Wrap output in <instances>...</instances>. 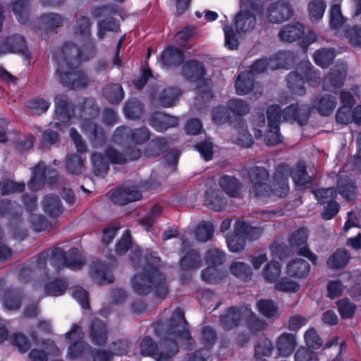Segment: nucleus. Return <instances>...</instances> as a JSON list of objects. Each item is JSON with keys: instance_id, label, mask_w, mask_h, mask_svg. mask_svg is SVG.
Returning a JSON list of instances; mask_svg holds the SVG:
<instances>
[{"instance_id": "1", "label": "nucleus", "mask_w": 361, "mask_h": 361, "mask_svg": "<svg viewBox=\"0 0 361 361\" xmlns=\"http://www.w3.org/2000/svg\"><path fill=\"white\" fill-rule=\"evenodd\" d=\"M186 326L183 312L177 308L166 324L157 323L154 326L156 334L161 339L159 345H157L150 337H145L140 344L141 354L152 357L156 361H172L178 352V342L185 345L188 349L192 345Z\"/></svg>"}, {"instance_id": "2", "label": "nucleus", "mask_w": 361, "mask_h": 361, "mask_svg": "<svg viewBox=\"0 0 361 361\" xmlns=\"http://www.w3.org/2000/svg\"><path fill=\"white\" fill-rule=\"evenodd\" d=\"M87 48L90 54H84L79 51L73 43H65L61 52L54 56L56 63V73L61 83L71 90L85 88L89 84L87 74L78 69V66L82 61H86L94 56L95 51L93 45L89 43Z\"/></svg>"}, {"instance_id": "3", "label": "nucleus", "mask_w": 361, "mask_h": 361, "mask_svg": "<svg viewBox=\"0 0 361 361\" xmlns=\"http://www.w3.org/2000/svg\"><path fill=\"white\" fill-rule=\"evenodd\" d=\"M290 169L288 165L282 164L276 169L271 185H267L269 178V171L262 166H255L248 170V176L251 183L250 194L256 197H266L271 195L284 197L289 192L288 176Z\"/></svg>"}, {"instance_id": "4", "label": "nucleus", "mask_w": 361, "mask_h": 361, "mask_svg": "<svg viewBox=\"0 0 361 361\" xmlns=\"http://www.w3.org/2000/svg\"><path fill=\"white\" fill-rule=\"evenodd\" d=\"M135 255L140 262L144 256L146 266L141 272L135 274L133 279L132 287L134 291L139 295H146L154 291L157 297L165 296L168 293V286L164 276L156 267L159 258L148 250H146L145 254L138 250L135 252Z\"/></svg>"}, {"instance_id": "5", "label": "nucleus", "mask_w": 361, "mask_h": 361, "mask_svg": "<svg viewBox=\"0 0 361 361\" xmlns=\"http://www.w3.org/2000/svg\"><path fill=\"white\" fill-rule=\"evenodd\" d=\"M128 152L122 153L112 147L108 148L105 156L94 152L92 156L94 173L100 176L109 169V163L112 164H123L127 161L136 160L140 157V150L136 148H128Z\"/></svg>"}, {"instance_id": "6", "label": "nucleus", "mask_w": 361, "mask_h": 361, "mask_svg": "<svg viewBox=\"0 0 361 361\" xmlns=\"http://www.w3.org/2000/svg\"><path fill=\"white\" fill-rule=\"evenodd\" d=\"M234 235L227 237V244L230 251L238 252L244 249L245 240H254L259 238L261 231L259 228L250 226L240 219L236 220L234 226Z\"/></svg>"}, {"instance_id": "7", "label": "nucleus", "mask_w": 361, "mask_h": 361, "mask_svg": "<svg viewBox=\"0 0 361 361\" xmlns=\"http://www.w3.org/2000/svg\"><path fill=\"white\" fill-rule=\"evenodd\" d=\"M262 12V6L253 0H241L240 10L235 19L237 32H246L254 29L256 25V15Z\"/></svg>"}, {"instance_id": "8", "label": "nucleus", "mask_w": 361, "mask_h": 361, "mask_svg": "<svg viewBox=\"0 0 361 361\" xmlns=\"http://www.w3.org/2000/svg\"><path fill=\"white\" fill-rule=\"evenodd\" d=\"M49 262L56 271L64 267L78 270L85 264V257L75 248L71 249L67 253L60 247L54 248Z\"/></svg>"}, {"instance_id": "9", "label": "nucleus", "mask_w": 361, "mask_h": 361, "mask_svg": "<svg viewBox=\"0 0 361 361\" xmlns=\"http://www.w3.org/2000/svg\"><path fill=\"white\" fill-rule=\"evenodd\" d=\"M293 16L290 0H274L266 13L267 20L271 23H281Z\"/></svg>"}, {"instance_id": "10", "label": "nucleus", "mask_w": 361, "mask_h": 361, "mask_svg": "<svg viewBox=\"0 0 361 361\" xmlns=\"http://www.w3.org/2000/svg\"><path fill=\"white\" fill-rule=\"evenodd\" d=\"M32 339L38 348L31 349L29 357L33 361H47L48 355H57L59 353V349L56 347L52 340L47 339L39 341L38 333L32 332L30 335Z\"/></svg>"}, {"instance_id": "11", "label": "nucleus", "mask_w": 361, "mask_h": 361, "mask_svg": "<svg viewBox=\"0 0 361 361\" xmlns=\"http://www.w3.org/2000/svg\"><path fill=\"white\" fill-rule=\"evenodd\" d=\"M149 137V131L145 127L131 130L127 127L121 126L117 128L114 132V141L119 144H123L129 141L141 144L147 141Z\"/></svg>"}, {"instance_id": "12", "label": "nucleus", "mask_w": 361, "mask_h": 361, "mask_svg": "<svg viewBox=\"0 0 361 361\" xmlns=\"http://www.w3.org/2000/svg\"><path fill=\"white\" fill-rule=\"evenodd\" d=\"M253 314L250 305L240 308L231 307L221 317L220 321L224 329H231L237 326L241 320L251 319Z\"/></svg>"}, {"instance_id": "13", "label": "nucleus", "mask_w": 361, "mask_h": 361, "mask_svg": "<svg viewBox=\"0 0 361 361\" xmlns=\"http://www.w3.org/2000/svg\"><path fill=\"white\" fill-rule=\"evenodd\" d=\"M310 109L304 104H290L283 111V120L288 122H297L300 126L305 125L310 118Z\"/></svg>"}, {"instance_id": "14", "label": "nucleus", "mask_w": 361, "mask_h": 361, "mask_svg": "<svg viewBox=\"0 0 361 361\" xmlns=\"http://www.w3.org/2000/svg\"><path fill=\"white\" fill-rule=\"evenodd\" d=\"M307 238L308 235L307 229L300 228L293 233L289 239V243L293 248L298 250V252L300 255L305 256L313 263H315L317 256L307 248Z\"/></svg>"}, {"instance_id": "15", "label": "nucleus", "mask_w": 361, "mask_h": 361, "mask_svg": "<svg viewBox=\"0 0 361 361\" xmlns=\"http://www.w3.org/2000/svg\"><path fill=\"white\" fill-rule=\"evenodd\" d=\"M347 68L343 63L336 65L329 75L324 79V88L326 90L334 91L341 87L346 76Z\"/></svg>"}, {"instance_id": "16", "label": "nucleus", "mask_w": 361, "mask_h": 361, "mask_svg": "<svg viewBox=\"0 0 361 361\" xmlns=\"http://www.w3.org/2000/svg\"><path fill=\"white\" fill-rule=\"evenodd\" d=\"M74 34L77 37L85 42L84 46L79 49V51H82L84 54H90V50L87 48L89 43H91L95 49L94 44L90 39L91 35V23L88 18L81 16L77 20L74 26Z\"/></svg>"}, {"instance_id": "17", "label": "nucleus", "mask_w": 361, "mask_h": 361, "mask_svg": "<svg viewBox=\"0 0 361 361\" xmlns=\"http://www.w3.org/2000/svg\"><path fill=\"white\" fill-rule=\"evenodd\" d=\"M305 34V27L299 22H292L282 26L278 33L279 39L291 43L300 39Z\"/></svg>"}, {"instance_id": "18", "label": "nucleus", "mask_w": 361, "mask_h": 361, "mask_svg": "<svg viewBox=\"0 0 361 361\" xmlns=\"http://www.w3.org/2000/svg\"><path fill=\"white\" fill-rule=\"evenodd\" d=\"M141 197L142 194L137 189L129 187L120 188L114 191L111 196L113 202L121 205L139 200Z\"/></svg>"}, {"instance_id": "19", "label": "nucleus", "mask_w": 361, "mask_h": 361, "mask_svg": "<svg viewBox=\"0 0 361 361\" xmlns=\"http://www.w3.org/2000/svg\"><path fill=\"white\" fill-rule=\"evenodd\" d=\"M88 335L93 343L99 345H104L108 337L106 325L99 319H93L89 327Z\"/></svg>"}, {"instance_id": "20", "label": "nucleus", "mask_w": 361, "mask_h": 361, "mask_svg": "<svg viewBox=\"0 0 361 361\" xmlns=\"http://www.w3.org/2000/svg\"><path fill=\"white\" fill-rule=\"evenodd\" d=\"M20 53L25 54L27 52V46L25 38L20 35L15 34L8 37L1 47H0V54L5 53Z\"/></svg>"}, {"instance_id": "21", "label": "nucleus", "mask_w": 361, "mask_h": 361, "mask_svg": "<svg viewBox=\"0 0 361 361\" xmlns=\"http://www.w3.org/2000/svg\"><path fill=\"white\" fill-rule=\"evenodd\" d=\"M158 61L163 68L177 66L183 61V51L174 47H169L162 51Z\"/></svg>"}, {"instance_id": "22", "label": "nucleus", "mask_w": 361, "mask_h": 361, "mask_svg": "<svg viewBox=\"0 0 361 361\" xmlns=\"http://www.w3.org/2000/svg\"><path fill=\"white\" fill-rule=\"evenodd\" d=\"M178 117L169 116L162 112L154 114L151 118V126L157 131H164L169 128L176 127L178 125Z\"/></svg>"}, {"instance_id": "23", "label": "nucleus", "mask_w": 361, "mask_h": 361, "mask_svg": "<svg viewBox=\"0 0 361 361\" xmlns=\"http://www.w3.org/2000/svg\"><path fill=\"white\" fill-rule=\"evenodd\" d=\"M204 203L211 209L219 212L226 207L227 200L221 190L210 189L205 192Z\"/></svg>"}, {"instance_id": "24", "label": "nucleus", "mask_w": 361, "mask_h": 361, "mask_svg": "<svg viewBox=\"0 0 361 361\" xmlns=\"http://www.w3.org/2000/svg\"><path fill=\"white\" fill-rule=\"evenodd\" d=\"M91 277L99 284L112 283L114 279L111 270L99 262L92 265Z\"/></svg>"}, {"instance_id": "25", "label": "nucleus", "mask_w": 361, "mask_h": 361, "mask_svg": "<svg viewBox=\"0 0 361 361\" xmlns=\"http://www.w3.org/2000/svg\"><path fill=\"white\" fill-rule=\"evenodd\" d=\"M219 185L226 194L233 197L240 195L243 187L239 180L228 175H224L219 178Z\"/></svg>"}, {"instance_id": "26", "label": "nucleus", "mask_w": 361, "mask_h": 361, "mask_svg": "<svg viewBox=\"0 0 361 361\" xmlns=\"http://www.w3.org/2000/svg\"><path fill=\"white\" fill-rule=\"evenodd\" d=\"M310 269L309 263L303 259H296L290 261L286 266L288 275L295 278L306 277Z\"/></svg>"}, {"instance_id": "27", "label": "nucleus", "mask_w": 361, "mask_h": 361, "mask_svg": "<svg viewBox=\"0 0 361 361\" xmlns=\"http://www.w3.org/2000/svg\"><path fill=\"white\" fill-rule=\"evenodd\" d=\"M81 128L89 139L95 144H101L104 141V134L102 128L98 127L90 119L85 118L81 123Z\"/></svg>"}, {"instance_id": "28", "label": "nucleus", "mask_w": 361, "mask_h": 361, "mask_svg": "<svg viewBox=\"0 0 361 361\" xmlns=\"http://www.w3.org/2000/svg\"><path fill=\"white\" fill-rule=\"evenodd\" d=\"M236 92L240 95L247 94L255 89L254 75L250 71L240 73L235 83Z\"/></svg>"}, {"instance_id": "29", "label": "nucleus", "mask_w": 361, "mask_h": 361, "mask_svg": "<svg viewBox=\"0 0 361 361\" xmlns=\"http://www.w3.org/2000/svg\"><path fill=\"white\" fill-rule=\"evenodd\" d=\"M295 346V336L293 334L283 333L278 338L277 349L279 354L283 357L291 355Z\"/></svg>"}, {"instance_id": "30", "label": "nucleus", "mask_w": 361, "mask_h": 361, "mask_svg": "<svg viewBox=\"0 0 361 361\" xmlns=\"http://www.w3.org/2000/svg\"><path fill=\"white\" fill-rule=\"evenodd\" d=\"M205 73L203 64L197 61H188L183 66V74L188 80H198Z\"/></svg>"}, {"instance_id": "31", "label": "nucleus", "mask_w": 361, "mask_h": 361, "mask_svg": "<svg viewBox=\"0 0 361 361\" xmlns=\"http://www.w3.org/2000/svg\"><path fill=\"white\" fill-rule=\"evenodd\" d=\"M54 103L56 118L63 123L68 122L71 118V116L66 95L63 94L56 95Z\"/></svg>"}, {"instance_id": "32", "label": "nucleus", "mask_w": 361, "mask_h": 361, "mask_svg": "<svg viewBox=\"0 0 361 361\" xmlns=\"http://www.w3.org/2000/svg\"><path fill=\"white\" fill-rule=\"evenodd\" d=\"M337 104L336 97L329 94H324L317 99L314 107L319 114L324 116L330 115Z\"/></svg>"}, {"instance_id": "33", "label": "nucleus", "mask_w": 361, "mask_h": 361, "mask_svg": "<svg viewBox=\"0 0 361 361\" xmlns=\"http://www.w3.org/2000/svg\"><path fill=\"white\" fill-rule=\"evenodd\" d=\"M45 164L42 161L34 168L32 171V176L28 184L29 188L33 191L40 190L45 183L46 172Z\"/></svg>"}, {"instance_id": "34", "label": "nucleus", "mask_w": 361, "mask_h": 361, "mask_svg": "<svg viewBox=\"0 0 361 361\" xmlns=\"http://www.w3.org/2000/svg\"><path fill=\"white\" fill-rule=\"evenodd\" d=\"M293 60V58L290 52L280 51L269 59V68L271 70L288 68Z\"/></svg>"}, {"instance_id": "35", "label": "nucleus", "mask_w": 361, "mask_h": 361, "mask_svg": "<svg viewBox=\"0 0 361 361\" xmlns=\"http://www.w3.org/2000/svg\"><path fill=\"white\" fill-rule=\"evenodd\" d=\"M44 210L50 216H56L62 212V205L57 195H47L42 201Z\"/></svg>"}, {"instance_id": "36", "label": "nucleus", "mask_w": 361, "mask_h": 361, "mask_svg": "<svg viewBox=\"0 0 361 361\" xmlns=\"http://www.w3.org/2000/svg\"><path fill=\"white\" fill-rule=\"evenodd\" d=\"M336 56L334 49L323 48L317 50L314 54V61L315 63L322 67H328L334 61Z\"/></svg>"}, {"instance_id": "37", "label": "nucleus", "mask_w": 361, "mask_h": 361, "mask_svg": "<svg viewBox=\"0 0 361 361\" xmlns=\"http://www.w3.org/2000/svg\"><path fill=\"white\" fill-rule=\"evenodd\" d=\"M350 255L346 250L338 249L333 253L327 260L328 267L331 269H341L345 267Z\"/></svg>"}, {"instance_id": "38", "label": "nucleus", "mask_w": 361, "mask_h": 361, "mask_svg": "<svg viewBox=\"0 0 361 361\" xmlns=\"http://www.w3.org/2000/svg\"><path fill=\"white\" fill-rule=\"evenodd\" d=\"M180 94V90L176 87L164 89L160 94L159 103L164 107L173 106L176 104Z\"/></svg>"}, {"instance_id": "39", "label": "nucleus", "mask_w": 361, "mask_h": 361, "mask_svg": "<svg viewBox=\"0 0 361 361\" xmlns=\"http://www.w3.org/2000/svg\"><path fill=\"white\" fill-rule=\"evenodd\" d=\"M166 149V141L162 137H157L148 144L144 154L147 157H154L164 153Z\"/></svg>"}, {"instance_id": "40", "label": "nucleus", "mask_w": 361, "mask_h": 361, "mask_svg": "<svg viewBox=\"0 0 361 361\" xmlns=\"http://www.w3.org/2000/svg\"><path fill=\"white\" fill-rule=\"evenodd\" d=\"M289 89L296 94L302 95L305 93L304 78L298 71L291 72L287 78Z\"/></svg>"}, {"instance_id": "41", "label": "nucleus", "mask_w": 361, "mask_h": 361, "mask_svg": "<svg viewBox=\"0 0 361 361\" xmlns=\"http://www.w3.org/2000/svg\"><path fill=\"white\" fill-rule=\"evenodd\" d=\"M326 4L324 0H312L308 4L309 17L312 22L321 20L324 14Z\"/></svg>"}, {"instance_id": "42", "label": "nucleus", "mask_w": 361, "mask_h": 361, "mask_svg": "<svg viewBox=\"0 0 361 361\" xmlns=\"http://www.w3.org/2000/svg\"><path fill=\"white\" fill-rule=\"evenodd\" d=\"M103 94L110 103L118 104L123 99L124 92L119 84H111L104 88Z\"/></svg>"}, {"instance_id": "43", "label": "nucleus", "mask_w": 361, "mask_h": 361, "mask_svg": "<svg viewBox=\"0 0 361 361\" xmlns=\"http://www.w3.org/2000/svg\"><path fill=\"white\" fill-rule=\"evenodd\" d=\"M200 264V255L195 250H188L180 262L182 269L190 270L198 267Z\"/></svg>"}, {"instance_id": "44", "label": "nucleus", "mask_w": 361, "mask_h": 361, "mask_svg": "<svg viewBox=\"0 0 361 361\" xmlns=\"http://www.w3.org/2000/svg\"><path fill=\"white\" fill-rule=\"evenodd\" d=\"M280 274L281 264L275 261H271L267 264L262 271L263 278L269 283H276Z\"/></svg>"}, {"instance_id": "45", "label": "nucleus", "mask_w": 361, "mask_h": 361, "mask_svg": "<svg viewBox=\"0 0 361 361\" xmlns=\"http://www.w3.org/2000/svg\"><path fill=\"white\" fill-rule=\"evenodd\" d=\"M257 308L259 312L266 317L271 318L279 316L278 307L272 300L262 299L259 300Z\"/></svg>"}, {"instance_id": "46", "label": "nucleus", "mask_w": 361, "mask_h": 361, "mask_svg": "<svg viewBox=\"0 0 361 361\" xmlns=\"http://www.w3.org/2000/svg\"><path fill=\"white\" fill-rule=\"evenodd\" d=\"M338 192L348 200H353L356 195V187L350 179H340L338 182Z\"/></svg>"}, {"instance_id": "47", "label": "nucleus", "mask_w": 361, "mask_h": 361, "mask_svg": "<svg viewBox=\"0 0 361 361\" xmlns=\"http://www.w3.org/2000/svg\"><path fill=\"white\" fill-rule=\"evenodd\" d=\"M40 23L44 28L53 30L63 24L64 19L57 13H46L41 16Z\"/></svg>"}, {"instance_id": "48", "label": "nucleus", "mask_w": 361, "mask_h": 361, "mask_svg": "<svg viewBox=\"0 0 361 361\" xmlns=\"http://www.w3.org/2000/svg\"><path fill=\"white\" fill-rule=\"evenodd\" d=\"M292 178L297 185H305L312 180V178L307 174L306 166L302 162L297 164L292 172Z\"/></svg>"}, {"instance_id": "49", "label": "nucleus", "mask_w": 361, "mask_h": 361, "mask_svg": "<svg viewBox=\"0 0 361 361\" xmlns=\"http://www.w3.org/2000/svg\"><path fill=\"white\" fill-rule=\"evenodd\" d=\"M298 70L304 75L307 80L313 86H316L319 84V74L310 62H305L301 64L298 68Z\"/></svg>"}, {"instance_id": "50", "label": "nucleus", "mask_w": 361, "mask_h": 361, "mask_svg": "<svg viewBox=\"0 0 361 361\" xmlns=\"http://www.w3.org/2000/svg\"><path fill=\"white\" fill-rule=\"evenodd\" d=\"M227 106L233 114L238 116L245 115L250 111L249 104L238 98L228 100L227 102Z\"/></svg>"}, {"instance_id": "51", "label": "nucleus", "mask_w": 361, "mask_h": 361, "mask_svg": "<svg viewBox=\"0 0 361 361\" xmlns=\"http://www.w3.org/2000/svg\"><path fill=\"white\" fill-rule=\"evenodd\" d=\"M205 261L209 266H216L226 261V253L217 247H212L207 250Z\"/></svg>"}, {"instance_id": "52", "label": "nucleus", "mask_w": 361, "mask_h": 361, "mask_svg": "<svg viewBox=\"0 0 361 361\" xmlns=\"http://www.w3.org/2000/svg\"><path fill=\"white\" fill-rule=\"evenodd\" d=\"M230 271L234 276L245 281L250 279L252 274L250 266L241 262H233L230 267Z\"/></svg>"}, {"instance_id": "53", "label": "nucleus", "mask_w": 361, "mask_h": 361, "mask_svg": "<svg viewBox=\"0 0 361 361\" xmlns=\"http://www.w3.org/2000/svg\"><path fill=\"white\" fill-rule=\"evenodd\" d=\"M214 230L211 222L202 221L196 228L195 238L200 242H207L212 237Z\"/></svg>"}, {"instance_id": "54", "label": "nucleus", "mask_w": 361, "mask_h": 361, "mask_svg": "<svg viewBox=\"0 0 361 361\" xmlns=\"http://www.w3.org/2000/svg\"><path fill=\"white\" fill-rule=\"evenodd\" d=\"M28 6L27 0H17L13 4L12 10L20 23L27 22Z\"/></svg>"}, {"instance_id": "55", "label": "nucleus", "mask_w": 361, "mask_h": 361, "mask_svg": "<svg viewBox=\"0 0 361 361\" xmlns=\"http://www.w3.org/2000/svg\"><path fill=\"white\" fill-rule=\"evenodd\" d=\"M142 112V106L140 102L136 99L128 101L124 107V113L129 118H138Z\"/></svg>"}, {"instance_id": "56", "label": "nucleus", "mask_w": 361, "mask_h": 361, "mask_svg": "<svg viewBox=\"0 0 361 361\" xmlns=\"http://www.w3.org/2000/svg\"><path fill=\"white\" fill-rule=\"evenodd\" d=\"M66 168L73 174L82 173L85 170L83 161L80 157L76 154H70L66 158Z\"/></svg>"}, {"instance_id": "57", "label": "nucleus", "mask_w": 361, "mask_h": 361, "mask_svg": "<svg viewBox=\"0 0 361 361\" xmlns=\"http://www.w3.org/2000/svg\"><path fill=\"white\" fill-rule=\"evenodd\" d=\"M118 30L119 23L118 21L113 18H108L99 21L97 36L102 39L105 37L106 31L118 32Z\"/></svg>"}, {"instance_id": "58", "label": "nucleus", "mask_w": 361, "mask_h": 361, "mask_svg": "<svg viewBox=\"0 0 361 361\" xmlns=\"http://www.w3.org/2000/svg\"><path fill=\"white\" fill-rule=\"evenodd\" d=\"M338 310L344 319H350L355 314L356 306L348 298H343L337 301Z\"/></svg>"}, {"instance_id": "59", "label": "nucleus", "mask_w": 361, "mask_h": 361, "mask_svg": "<svg viewBox=\"0 0 361 361\" xmlns=\"http://www.w3.org/2000/svg\"><path fill=\"white\" fill-rule=\"evenodd\" d=\"M345 19L341 13L340 4H334L330 9L329 25L333 29L340 27L344 23Z\"/></svg>"}, {"instance_id": "60", "label": "nucleus", "mask_w": 361, "mask_h": 361, "mask_svg": "<svg viewBox=\"0 0 361 361\" xmlns=\"http://www.w3.org/2000/svg\"><path fill=\"white\" fill-rule=\"evenodd\" d=\"M314 194L321 204L334 202L336 196V192L334 188L319 189Z\"/></svg>"}, {"instance_id": "61", "label": "nucleus", "mask_w": 361, "mask_h": 361, "mask_svg": "<svg viewBox=\"0 0 361 361\" xmlns=\"http://www.w3.org/2000/svg\"><path fill=\"white\" fill-rule=\"evenodd\" d=\"M336 120L337 123L342 124H348L353 121L354 122V114L352 107L348 105L341 106L336 112Z\"/></svg>"}, {"instance_id": "62", "label": "nucleus", "mask_w": 361, "mask_h": 361, "mask_svg": "<svg viewBox=\"0 0 361 361\" xmlns=\"http://www.w3.org/2000/svg\"><path fill=\"white\" fill-rule=\"evenodd\" d=\"M269 126H278L283 118V111L279 105H270L267 110Z\"/></svg>"}, {"instance_id": "63", "label": "nucleus", "mask_w": 361, "mask_h": 361, "mask_svg": "<svg viewBox=\"0 0 361 361\" xmlns=\"http://www.w3.org/2000/svg\"><path fill=\"white\" fill-rule=\"evenodd\" d=\"M345 36L353 46L361 45V25L346 27Z\"/></svg>"}, {"instance_id": "64", "label": "nucleus", "mask_w": 361, "mask_h": 361, "mask_svg": "<svg viewBox=\"0 0 361 361\" xmlns=\"http://www.w3.org/2000/svg\"><path fill=\"white\" fill-rule=\"evenodd\" d=\"M304 338L306 345L309 348L318 349L322 345V340L318 335L317 331L313 328L305 331Z\"/></svg>"}]
</instances>
